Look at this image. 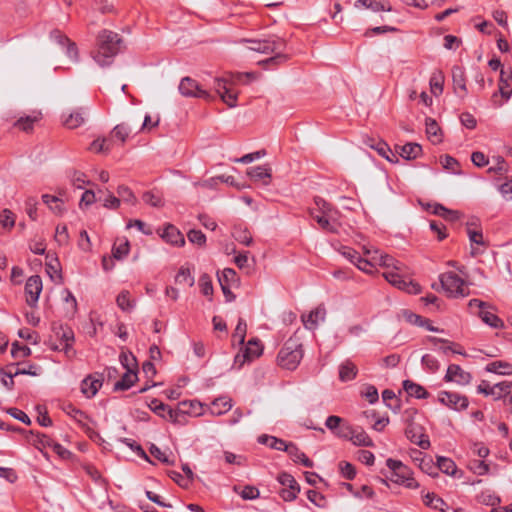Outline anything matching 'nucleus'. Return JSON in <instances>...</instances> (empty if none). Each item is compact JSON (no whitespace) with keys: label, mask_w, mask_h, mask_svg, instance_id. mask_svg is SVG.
<instances>
[{"label":"nucleus","mask_w":512,"mask_h":512,"mask_svg":"<svg viewBox=\"0 0 512 512\" xmlns=\"http://www.w3.org/2000/svg\"><path fill=\"white\" fill-rule=\"evenodd\" d=\"M247 175L255 182L268 185L271 179V170L266 166L251 167L247 170Z\"/></svg>","instance_id":"nucleus-18"},{"label":"nucleus","mask_w":512,"mask_h":512,"mask_svg":"<svg viewBox=\"0 0 512 512\" xmlns=\"http://www.w3.org/2000/svg\"><path fill=\"white\" fill-rule=\"evenodd\" d=\"M58 41L62 45L67 44V55L70 58H72L74 60H77L78 50H77L76 44L74 42H71L70 39L67 38L64 35H59V40Z\"/></svg>","instance_id":"nucleus-58"},{"label":"nucleus","mask_w":512,"mask_h":512,"mask_svg":"<svg viewBox=\"0 0 512 512\" xmlns=\"http://www.w3.org/2000/svg\"><path fill=\"white\" fill-rule=\"evenodd\" d=\"M117 194L119 199L125 203H129L131 205H135L137 203V198L133 191L126 185H119L117 187Z\"/></svg>","instance_id":"nucleus-41"},{"label":"nucleus","mask_w":512,"mask_h":512,"mask_svg":"<svg viewBox=\"0 0 512 512\" xmlns=\"http://www.w3.org/2000/svg\"><path fill=\"white\" fill-rule=\"evenodd\" d=\"M0 225L8 229H11L15 225V215L11 210L4 209L0 213Z\"/></svg>","instance_id":"nucleus-55"},{"label":"nucleus","mask_w":512,"mask_h":512,"mask_svg":"<svg viewBox=\"0 0 512 512\" xmlns=\"http://www.w3.org/2000/svg\"><path fill=\"white\" fill-rule=\"evenodd\" d=\"M103 383L102 375L97 377L89 375L81 383V391L87 398H92L96 395Z\"/></svg>","instance_id":"nucleus-14"},{"label":"nucleus","mask_w":512,"mask_h":512,"mask_svg":"<svg viewBox=\"0 0 512 512\" xmlns=\"http://www.w3.org/2000/svg\"><path fill=\"white\" fill-rule=\"evenodd\" d=\"M218 281L220 285H228L237 281L236 271L232 268H225L221 274H218Z\"/></svg>","instance_id":"nucleus-50"},{"label":"nucleus","mask_w":512,"mask_h":512,"mask_svg":"<svg viewBox=\"0 0 512 512\" xmlns=\"http://www.w3.org/2000/svg\"><path fill=\"white\" fill-rule=\"evenodd\" d=\"M179 92L184 97H195L210 100L212 97L209 92L202 89L196 80L190 77H184L179 84Z\"/></svg>","instance_id":"nucleus-8"},{"label":"nucleus","mask_w":512,"mask_h":512,"mask_svg":"<svg viewBox=\"0 0 512 512\" xmlns=\"http://www.w3.org/2000/svg\"><path fill=\"white\" fill-rule=\"evenodd\" d=\"M421 362L422 365L425 366L430 372H435L439 369L438 360L430 354L423 355Z\"/></svg>","instance_id":"nucleus-64"},{"label":"nucleus","mask_w":512,"mask_h":512,"mask_svg":"<svg viewBox=\"0 0 512 512\" xmlns=\"http://www.w3.org/2000/svg\"><path fill=\"white\" fill-rule=\"evenodd\" d=\"M199 286L201 293L206 297H212L213 295V285L211 277L208 274H203L199 278Z\"/></svg>","instance_id":"nucleus-51"},{"label":"nucleus","mask_w":512,"mask_h":512,"mask_svg":"<svg viewBox=\"0 0 512 512\" xmlns=\"http://www.w3.org/2000/svg\"><path fill=\"white\" fill-rule=\"evenodd\" d=\"M440 127L438 126L437 122L431 118L426 120V133L429 137V139L433 143H438L441 141V137L439 135Z\"/></svg>","instance_id":"nucleus-42"},{"label":"nucleus","mask_w":512,"mask_h":512,"mask_svg":"<svg viewBox=\"0 0 512 512\" xmlns=\"http://www.w3.org/2000/svg\"><path fill=\"white\" fill-rule=\"evenodd\" d=\"M303 346L299 337L294 334L280 349L277 362L281 368L295 370L303 358Z\"/></svg>","instance_id":"nucleus-2"},{"label":"nucleus","mask_w":512,"mask_h":512,"mask_svg":"<svg viewBox=\"0 0 512 512\" xmlns=\"http://www.w3.org/2000/svg\"><path fill=\"white\" fill-rule=\"evenodd\" d=\"M85 121L84 111L82 109L71 112L63 121L68 129H75L81 126Z\"/></svg>","instance_id":"nucleus-28"},{"label":"nucleus","mask_w":512,"mask_h":512,"mask_svg":"<svg viewBox=\"0 0 512 512\" xmlns=\"http://www.w3.org/2000/svg\"><path fill=\"white\" fill-rule=\"evenodd\" d=\"M452 79L454 90L460 94L461 97L467 95L466 77L464 69L458 66L452 69Z\"/></svg>","instance_id":"nucleus-17"},{"label":"nucleus","mask_w":512,"mask_h":512,"mask_svg":"<svg viewBox=\"0 0 512 512\" xmlns=\"http://www.w3.org/2000/svg\"><path fill=\"white\" fill-rule=\"evenodd\" d=\"M495 400L501 399L511 393L512 381H503L492 386Z\"/></svg>","instance_id":"nucleus-38"},{"label":"nucleus","mask_w":512,"mask_h":512,"mask_svg":"<svg viewBox=\"0 0 512 512\" xmlns=\"http://www.w3.org/2000/svg\"><path fill=\"white\" fill-rule=\"evenodd\" d=\"M326 309L323 305L318 306L310 311L307 315H302L301 319L306 329L314 330L319 321H324Z\"/></svg>","instance_id":"nucleus-15"},{"label":"nucleus","mask_w":512,"mask_h":512,"mask_svg":"<svg viewBox=\"0 0 512 512\" xmlns=\"http://www.w3.org/2000/svg\"><path fill=\"white\" fill-rule=\"evenodd\" d=\"M356 8L365 7L375 12L379 11H390L391 8H386L383 3L378 0H357L354 4Z\"/></svg>","instance_id":"nucleus-33"},{"label":"nucleus","mask_w":512,"mask_h":512,"mask_svg":"<svg viewBox=\"0 0 512 512\" xmlns=\"http://www.w3.org/2000/svg\"><path fill=\"white\" fill-rule=\"evenodd\" d=\"M130 250V244L127 239H124L120 243H115L112 248L113 259L121 260L128 255Z\"/></svg>","instance_id":"nucleus-39"},{"label":"nucleus","mask_w":512,"mask_h":512,"mask_svg":"<svg viewBox=\"0 0 512 512\" xmlns=\"http://www.w3.org/2000/svg\"><path fill=\"white\" fill-rule=\"evenodd\" d=\"M244 41L250 44L248 48L251 51L263 54H270L274 51L286 49V41L275 35L267 39H246Z\"/></svg>","instance_id":"nucleus-4"},{"label":"nucleus","mask_w":512,"mask_h":512,"mask_svg":"<svg viewBox=\"0 0 512 512\" xmlns=\"http://www.w3.org/2000/svg\"><path fill=\"white\" fill-rule=\"evenodd\" d=\"M277 480L281 485L287 487L286 489L300 492V485L291 474L286 472L280 473L277 477Z\"/></svg>","instance_id":"nucleus-43"},{"label":"nucleus","mask_w":512,"mask_h":512,"mask_svg":"<svg viewBox=\"0 0 512 512\" xmlns=\"http://www.w3.org/2000/svg\"><path fill=\"white\" fill-rule=\"evenodd\" d=\"M437 467L440 471L448 475H455L457 471L455 462L452 459L446 457L437 458Z\"/></svg>","instance_id":"nucleus-34"},{"label":"nucleus","mask_w":512,"mask_h":512,"mask_svg":"<svg viewBox=\"0 0 512 512\" xmlns=\"http://www.w3.org/2000/svg\"><path fill=\"white\" fill-rule=\"evenodd\" d=\"M39 119H40V117L38 115L20 117L14 123V126L24 132H30L33 130L34 123L37 122Z\"/></svg>","instance_id":"nucleus-37"},{"label":"nucleus","mask_w":512,"mask_h":512,"mask_svg":"<svg viewBox=\"0 0 512 512\" xmlns=\"http://www.w3.org/2000/svg\"><path fill=\"white\" fill-rule=\"evenodd\" d=\"M162 237L167 242L176 246H183L185 244V239L182 233L173 225H168L165 228Z\"/></svg>","instance_id":"nucleus-24"},{"label":"nucleus","mask_w":512,"mask_h":512,"mask_svg":"<svg viewBox=\"0 0 512 512\" xmlns=\"http://www.w3.org/2000/svg\"><path fill=\"white\" fill-rule=\"evenodd\" d=\"M130 132L131 130L128 128V126L124 123H121L113 128L111 132V137L120 140L123 144L127 140Z\"/></svg>","instance_id":"nucleus-48"},{"label":"nucleus","mask_w":512,"mask_h":512,"mask_svg":"<svg viewBox=\"0 0 512 512\" xmlns=\"http://www.w3.org/2000/svg\"><path fill=\"white\" fill-rule=\"evenodd\" d=\"M263 346L257 339H250L241 353L234 358V365L241 368L246 362H250L262 354Z\"/></svg>","instance_id":"nucleus-6"},{"label":"nucleus","mask_w":512,"mask_h":512,"mask_svg":"<svg viewBox=\"0 0 512 512\" xmlns=\"http://www.w3.org/2000/svg\"><path fill=\"white\" fill-rule=\"evenodd\" d=\"M441 287L450 296H465L464 280L453 272H446L439 277Z\"/></svg>","instance_id":"nucleus-5"},{"label":"nucleus","mask_w":512,"mask_h":512,"mask_svg":"<svg viewBox=\"0 0 512 512\" xmlns=\"http://www.w3.org/2000/svg\"><path fill=\"white\" fill-rule=\"evenodd\" d=\"M188 240L198 246H203L206 242V236L200 230L192 229L187 234Z\"/></svg>","instance_id":"nucleus-61"},{"label":"nucleus","mask_w":512,"mask_h":512,"mask_svg":"<svg viewBox=\"0 0 512 512\" xmlns=\"http://www.w3.org/2000/svg\"><path fill=\"white\" fill-rule=\"evenodd\" d=\"M478 315L484 323L493 328L503 327V321L493 312L488 311L486 308L484 310L479 311Z\"/></svg>","instance_id":"nucleus-32"},{"label":"nucleus","mask_w":512,"mask_h":512,"mask_svg":"<svg viewBox=\"0 0 512 512\" xmlns=\"http://www.w3.org/2000/svg\"><path fill=\"white\" fill-rule=\"evenodd\" d=\"M403 389L409 396L415 397L417 399H425L429 395L423 386L411 380L403 381Z\"/></svg>","instance_id":"nucleus-23"},{"label":"nucleus","mask_w":512,"mask_h":512,"mask_svg":"<svg viewBox=\"0 0 512 512\" xmlns=\"http://www.w3.org/2000/svg\"><path fill=\"white\" fill-rule=\"evenodd\" d=\"M137 380V374L134 369H128L123 374L121 379L117 381L114 385V390H128Z\"/></svg>","instance_id":"nucleus-26"},{"label":"nucleus","mask_w":512,"mask_h":512,"mask_svg":"<svg viewBox=\"0 0 512 512\" xmlns=\"http://www.w3.org/2000/svg\"><path fill=\"white\" fill-rule=\"evenodd\" d=\"M337 434L340 437L350 439L352 443L357 446L372 447L374 445L369 435L360 427H341L340 431Z\"/></svg>","instance_id":"nucleus-7"},{"label":"nucleus","mask_w":512,"mask_h":512,"mask_svg":"<svg viewBox=\"0 0 512 512\" xmlns=\"http://www.w3.org/2000/svg\"><path fill=\"white\" fill-rule=\"evenodd\" d=\"M468 468L474 474L479 476L485 475L489 472V466L483 460L474 459L469 462Z\"/></svg>","instance_id":"nucleus-52"},{"label":"nucleus","mask_w":512,"mask_h":512,"mask_svg":"<svg viewBox=\"0 0 512 512\" xmlns=\"http://www.w3.org/2000/svg\"><path fill=\"white\" fill-rule=\"evenodd\" d=\"M486 370L488 372L499 373V374H512V365L508 362L495 361L487 365Z\"/></svg>","instance_id":"nucleus-36"},{"label":"nucleus","mask_w":512,"mask_h":512,"mask_svg":"<svg viewBox=\"0 0 512 512\" xmlns=\"http://www.w3.org/2000/svg\"><path fill=\"white\" fill-rule=\"evenodd\" d=\"M42 201L57 215H61L65 211L63 201L57 196L44 194L42 195Z\"/></svg>","instance_id":"nucleus-27"},{"label":"nucleus","mask_w":512,"mask_h":512,"mask_svg":"<svg viewBox=\"0 0 512 512\" xmlns=\"http://www.w3.org/2000/svg\"><path fill=\"white\" fill-rule=\"evenodd\" d=\"M387 467L392 471L391 481L404 485L409 489L419 487L418 482L413 477L411 469L399 460L389 458L386 460Z\"/></svg>","instance_id":"nucleus-3"},{"label":"nucleus","mask_w":512,"mask_h":512,"mask_svg":"<svg viewBox=\"0 0 512 512\" xmlns=\"http://www.w3.org/2000/svg\"><path fill=\"white\" fill-rule=\"evenodd\" d=\"M382 400L386 406L392 409L394 412H398L400 410L399 401L397 400L395 393L392 390H384L382 392Z\"/></svg>","instance_id":"nucleus-45"},{"label":"nucleus","mask_w":512,"mask_h":512,"mask_svg":"<svg viewBox=\"0 0 512 512\" xmlns=\"http://www.w3.org/2000/svg\"><path fill=\"white\" fill-rule=\"evenodd\" d=\"M378 255V251H375V255L371 257V260L378 262L380 266H383L387 269H394V270H402L403 264L399 262L398 260L394 259L392 256L388 254H380Z\"/></svg>","instance_id":"nucleus-21"},{"label":"nucleus","mask_w":512,"mask_h":512,"mask_svg":"<svg viewBox=\"0 0 512 512\" xmlns=\"http://www.w3.org/2000/svg\"><path fill=\"white\" fill-rule=\"evenodd\" d=\"M422 152L421 145L417 143H407L400 147V156L406 160L416 159Z\"/></svg>","instance_id":"nucleus-29"},{"label":"nucleus","mask_w":512,"mask_h":512,"mask_svg":"<svg viewBox=\"0 0 512 512\" xmlns=\"http://www.w3.org/2000/svg\"><path fill=\"white\" fill-rule=\"evenodd\" d=\"M42 291V279L39 275L29 277L25 284L26 302L29 306L35 307Z\"/></svg>","instance_id":"nucleus-10"},{"label":"nucleus","mask_w":512,"mask_h":512,"mask_svg":"<svg viewBox=\"0 0 512 512\" xmlns=\"http://www.w3.org/2000/svg\"><path fill=\"white\" fill-rule=\"evenodd\" d=\"M143 201L156 208H161L164 206V200L160 193L154 191H147L142 196Z\"/></svg>","instance_id":"nucleus-35"},{"label":"nucleus","mask_w":512,"mask_h":512,"mask_svg":"<svg viewBox=\"0 0 512 512\" xmlns=\"http://www.w3.org/2000/svg\"><path fill=\"white\" fill-rule=\"evenodd\" d=\"M285 50H278V51H274L272 54H274V56L266 59V60H263L261 62H259L260 64H263V65H280V64H283L285 63L288 59H289V56L287 54L284 53Z\"/></svg>","instance_id":"nucleus-49"},{"label":"nucleus","mask_w":512,"mask_h":512,"mask_svg":"<svg viewBox=\"0 0 512 512\" xmlns=\"http://www.w3.org/2000/svg\"><path fill=\"white\" fill-rule=\"evenodd\" d=\"M189 415L190 414L186 413L185 411H183L181 409L169 408L168 409V417H167V419L170 420L173 423L180 424V425H185L187 423V417Z\"/></svg>","instance_id":"nucleus-44"},{"label":"nucleus","mask_w":512,"mask_h":512,"mask_svg":"<svg viewBox=\"0 0 512 512\" xmlns=\"http://www.w3.org/2000/svg\"><path fill=\"white\" fill-rule=\"evenodd\" d=\"M246 331H247L246 322L240 318L238 321V324L235 328V331L232 335L233 343L237 342L239 345L244 344L245 337H246Z\"/></svg>","instance_id":"nucleus-46"},{"label":"nucleus","mask_w":512,"mask_h":512,"mask_svg":"<svg viewBox=\"0 0 512 512\" xmlns=\"http://www.w3.org/2000/svg\"><path fill=\"white\" fill-rule=\"evenodd\" d=\"M511 79L512 72L509 70L501 69L498 92L506 101L509 100L512 95V89L510 88L509 84Z\"/></svg>","instance_id":"nucleus-20"},{"label":"nucleus","mask_w":512,"mask_h":512,"mask_svg":"<svg viewBox=\"0 0 512 512\" xmlns=\"http://www.w3.org/2000/svg\"><path fill=\"white\" fill-rule=\"evenodd\" d=\"M232 235L236 241L245 246H251L253 243L252 235L245 227L235 226Z\"/></svg>","instance_id":"nucleus-30"},{"label":"nucleus","mask_w":512,"mask_h":512,"mask_svg":"<svg viewBox=\"0 0 512 512\" xmlns=\"http://www.w3.org/2000/svg\"><path fill=\"white\" fill-rule=\"evenodd\" d=\"M306 495L309 501L318 507L323 508L327 504L326 498L315 490H308Z\"/></svg>","instance_id":"nucleus-60"},{"label":"nucleus","mask_w":512,"mask_h":512,"mask_svg":"<svg viewBox=\"0 0 512 512\" xmlns=\"http://www.w3.org/2000/svg\"><path fill=\"white\" fill-rule=\"evenodd\" d=\"M117 305L120 309L123 311H129L133 308L134 304L130 300L129 292L128 291H122L116 299Z\"/></svg>","instance_id":"nucleus-56"},{"label":"nucleus","mask_w":512,"mask_h":512,"mask_svg":"<svg viewBox=\"0 0 512 512\" xmlns=\"http://www.w3.org/2000/svg\"><path fill=\"white\" fill-rule=\"evenodd\" d=\"M400 290L406 291L409 294H418L421 291L420 285L412 280H406L403 277L394 285Z\"/></svg>","instance_id":"nucleus-40"},{"label":"nucleus","mask_w":512,"mask_h":512,"mask_svg":"<svg viewBox=\"0 0 512 512\" xmlns=\"http://www.w3.org/2000/svg\"><path fill=\"white\" fill-rule=\"evenodd\" d=\"M26 439L41 452L43 448L51 447L54 442L48 435L39 432L35 433L34 431H28Z\"/></svg>","instance_id":"nucleus-16"},{"label":"nucleus","mask_w":512,"mask_h":512,"mask_svg":"<svg viewBox=\"0 0 512 512\" xmlns=\"http://www.w3.org/2000/svg\"><path fill=\"white\" fill-rule=\"evenodd\" d=\"M149 451H150V454L153 457H155L156 459H158L160 462H162L164 464H167V465H173L174 464V461L170 460L169 457L166 455V453L163 452L156 445L152 444L150 449H149Z\"/></svg>","instance_id":"nucleus-59"},{"label":"nucleus","mask_w":512,"mask_h":512,"mask_svg":"<svg viewBox=\"0 0 512 512\" xmlns=\"http://www.w3.org/2000/svg\"><path fill=\"white\" fill-rule=\"evenodd\" d=\"M175 282L177 284H183L186 283L190 287L194 285L195 279L193 275L191 274V271L187 267H181L175 276Z\"/></svg>","instance_id":"nucleus-47"},{"label":"nucleus","mask_w":512,"mask_h":512,"mask_svg":"<svg viewBox=\"0 0 512 512\" xmlns=\"http://www.w3.org/2000/svg\"><path fill=\"white\" fill-rule=\"evenodd\" d=\"M358 373L357 366L351 360H345L339 366V380L341 382L352 381Z\"/></svg>","instance_id":"nucleus-19"},{"label":"nucleus","mask_w":512,"mask_h":512,"mask_svg":"<svg viewBox=\"0 0 512 512\" xmlns=\"http://www.w3.org/2000/svg\"><path fill=\"white\" fill-rule=\"evenodd\" d=\"M222 101L226 103L230 108L237 105V93L228 87L223 94L220 96Z\"/></svg>","instance_id":"nucleus-63"},{"label":"nucleus","mask_w":512,"mask_h":512,"mask_svg":"<svg viewBox=\"0 0 512 512\" xmlns=\"http://www.w3.org/2000/svg\"><path fill=\"white\" fill-rule=\"evenodd\" d=\"M406 437L414 444H417L422 449H427L430 446L428 437L422 432V427L413 422L408 423L405 429Z\"/></svg>","instance_id":"nucleus-11"},{"label":"nucleus","mask_w":512,"mask_h":512,"mask_svg":"<svg viewBox=\"0 0 512 512\" xmlns=\"http://www.w3.org/2000/svg\"><path fill=\"white\" fill-rule=\"evenodd\" d=\"M438 400L443 405L456 411L465 410L469 405L468 398L456 392L441 391L438 394Z\"/></svg>","instance_id":"nucleus-9"},{"label":"nucleus","mask_w":512,"mask_h":512,"mask_svg":"<svg viewBox=\"0 0 512 512\" xmlns=\"http://www.w3.org/2000/svg\"><path fill=\"white\" fill-rule=\"evenodd\" d=\"M374 148L379 153V155H381L388 161H390V162L398 161L397 155L395 153H393V151L390 149V147L386 143L380 142Z\"/></svg>","instance_id":"nucleus-53"},{"label":"nucleus","mask_w":512,"mask_h":512,"mask_svg":"<svg viewBox=\"0 0 512 512\" xmlns=\"http://www.w3.org/2000/svg\"><path fill=\"white\" fill-rule=\"evenodd\" d=\"M432 208H433V210H432L433 214L440 216L441 218H443L447 221L455 222V221L459 220L462 216L460 211L448 209L439 203L434 204L432 206Z\"/></svg>","instance_id":"nucleus-22"},{"label":"nucleus","mask_w":512,"mask_h":512,"mask_svg":"<svg viewBox=\"0 0 512 512\" xmlns=\"http://www.w3.org/2000/svg\"><path fill=\"white\" fill-rule=\"evenodd\" d=\"M122 39L120 36L110 30H103L98 35V50L94 55V60L102 67L112 63V59L120 51Z\"/></svg>","instance_id":"nucleus-1"},{"label":"nucleus","mask_w":512,"mask_h":512,"mask_svg":"<svg viewBox=\"0 0 512 512\" xmlns=\"http://www.w3.org/2000/svg\"><path fill=\"white\" fill-rule=\"evenodd\" d=\"M232 408V401L227 397H219L215 399L210 406L213 415L220 416L228 412Z\"/></svg>","instance_id":"nucleus-25"},{"label":"nucleus","mask_w":512,"mask_h":512,"mask_svg":"<svg viewBox=\"0 0 512 512\" xmlns=\"http://www.w3.org/2000/svg\"><path fill=\"white\" fill-rule=\"evenodd\" d=\"M446 382H456L459 385H467L470 383L471 374L464 371L459 365L451 364L448 366L444 377Z\"/></svg>","instance_id":"nucleus-13"},{"label":"nucleus","mask_w":512,"mask_h":512,"mask_svg":"<svg viewBox=\"0 0 512 512\" xmlns=\"http://www.w3.org/2000/svg\"><path fill=\"white\" fill-rule=\"evenodd\" d=\"M403 315L407 322L417 325V326H424L425 324H429V320L421 317L420 315H417L410 311H404Z\"/></svg>","instance_id":"nucleus-62"},{"label":"nucleus","mask_w":512,"mask_h":512,"mask_svg":"<svg viewBox=\"0 0 512 512\" xmlns=\"http://www.w3.org/2000/svg\"><path fill=\"white\" fill-rule=\"evenodd\" d=\"M150 409L155 412L157 415L167 419L168 417V409L170 408L166 404L162 403L158 399H152L149 404Z\"/></svg>","instance_id":"nucleus-54"},{"label":"nucleus","mask_w":512,"mask_h":512,"mask_svg":"<svg viewBox=\"0 0 512 512\" xmlns=\"http://www.w3.org/2000/svg\"><path fill=\"white\" fill-rule=\"evenodd\" d=\"M309 213L310 216L319 224L323 230L330 233H338L340 225L331 216V214H322L321 212H316V208H311Z\"/></svg>","instance_id":"nucleus-12"},{"label":"nucleus","mask_w":512,"mask_h":512,"mask_svg":"<svg viewBox=\"0 0 512 512\" xmlns=\"http://www.w3.org/2000/svg\"><path fill=\"white\" fill-rule=\"evenodd\" d=\"M423 501L426 506L442 512H444L445 507H447L446 502L435 493H426L423 495Z\"/></svg>","instance_id":"nucleus-31"},{"label":"nucleus","mask_w":512,"mask_h":512,"mask_svg":"<svg viewBox=\"0 0 512 512\" xmlns=\"http://www.w3.org/2000/svg\"><path fill=\"white\" fill-rule=\"evenodd\" d=\"M37 205L38 201L35 197H28L25 200V211L29 218L33 221L37 219Z\"/></svg>","instance_id":"nucleus-57"}]
</instances>
